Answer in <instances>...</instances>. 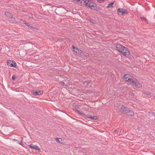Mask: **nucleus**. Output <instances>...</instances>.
I'll return each mask as SVG.
<instances>
[{
  "label": "nucleus",
  "instance_id": "obj_1",
  "mask_svg": "<svg viewBox=\"0 0 155 155\" xmlns=\"http://www.w3.org/2000/svg\"><path fill=\"white\" fill-rule=\"evenodd\" d=\"M116 50L119 53H121L124 56L128 57L130 55L129 49L120 44H117L115 45Z\"/></svg>",
  "mask_w": 155,
  "mask_h": 155
},
{
  "label": "nucleus",
  "instance_id": "obj_2",
  "mask_svg": "<svg viewBox=\"0 0 155 155\" xmlns=\"http://www.w3.org/2000/svg\"><path fill=\"white\" fill-rule=\"evenodd\" d=\"M116 110L121 113H125L127 110V108L124 106L120 104H117L115 106Z\"/></svg>",
  "mask_w": 155,
  "mask_h": 155
},
{
  "label": "nucleus",
  "instance_id": "obj_3",
  "mask_svg": "<svg viewBox=\"0 0 155 155\" xmlns=\"http://www.w3.org/2000/svg\"><path fill=\"white\" fill-rule=\"evenodd\" d=\"M130 84L137 88H140L142 87L141 84L135 78L133 79Z\"/></svg>",
  "mask_w": 155,
  "mask_h": 155
},
{
  "label": "nucleus",
  "instance_id": "obj_4",
  "mask_svg": "<svg viewBox=\"0 0 155 155\" xmlns=\"http://www.w3.org/2000/svg\"><path fill=\"white\" fill-rule=\"evenodd\" d=\"M134 78L129 74H125L124 76L123 79L126 81L130 83H131Z\"/></svg>",
  "mask_w": 155,
  "mask_h": 155
},
{
  "label": "nucleus",
  "instance_id": "obj_5",
  "mask_svg": "<svg viewBox=\"0 0 155 155\" xmlns=\"http://www.w3.org/2000/svg\"><path fill=\"white\" fill-rule=\"evenodd\" d=\"M88 3V5L89 7L92 10H98L100 9L99 7L95 3L91 2L89 3L88 2H87Z\"/></svg>",
  "mask_w": 155,
  "mask_h": 155
},
{
  "label": "nucleus",
  "instance_id": "obj_6",
  "mask_svg": "<svg viewBox=\"0 0 155 155\" xmlns=\"http://www.w3.org/2000/svg\"><path fill=\"white\" fill-rule=\"evenodd\" d=\"M117 12L118 14L123 15H126L128 13L127 11L123 8H119Z\"/></svg>",
  "mask_w": 155,
  "mask_h": 155
},
{
  "label": "nucleus",
  "instance_id": "obj_7",
  "mask_svg": "<svg viewBox=\"0 0 155 155\" xmlns=\"http://www.w3.org/2000/svg\"><path fill=\"white\" fill-rule=\"evenodd\" d=\"M7 64L8 66L10 67H13L16 68L17 64L15 61L11 60H9L7 62Z\"/></svg>",
  "mask_w": 155,
  "mask_h": 155
},
{
  "label": "nucleus",
  "instance_id": "obj_8",
  "mask_svg": "<svg viewBox=\"0 0 155 155\" xmlns=\"http://www.w3.org/2000/svg\"><path fill=\"white\" fill-rule=\"evenodd\" d=\"M77 2V3L81 5H84L87 6L88 5V3H87L85 1L83 0H74Z\"/></svg>",
  "mask_w": 155,
  "mask_h": 155
},
{
  "label": "nucleus",
  "instance_id": "obj_9",
  "mask_svg": "<svg viewBox=\"0 0 155 155\" xmlns=\"http://www.w3.org/2000/svg\"><path fill=\"white\" fill-rule=\"evenodd\" d=\"M28 146L31 148L32 149H34L37 150L39 151H41V149L40 147L37 146L36 145L31 144L28 145Z\"/></svg>",
  "mask_w": 155,
  "mask_h": 155
},
{
  "label": "nucleus",
  "instance_id": "obj_10",
  "mask_svg": "<svg viewBox=\"0 0 155 155\" xmlns=\"http://www.w3.org/2000/svg\"><path fill=\"white\" fill-rule=\"evenodd\" d=\"M85 118L87 119H92L94 120H96L98 118V117L97 116H92L89 115H87L85 116Z\"/></svg>",
  "mask_w": 155,
  "mask_h": 155
},
{
  "label": "nucleus",
  "instance_id": "obj_11",
  "mask_svg": "<svg viewBox=\"0 0 155 155\" xmlns=\"http://www.w3.org/2000/svg\"><path fill=\"white\" fill-rule=\"evenodd\" d=\"M73 49L74 52L79 54H81L83 53L81 50H79L78 48H76L74 47H73Z\"/></svg>",
  "mask_w": 155,
  "mask_h": 155
},
{
  "label": "nucleus",
  "instance_id": "obj_12",
  "mask_svg": "<svg viewBox=\"0 0 155 155\" xmlns=\"http://www.w3.org/2000/svg\"><path fill=\"white\" fill-rule=\"evenodd\" d=\"M126 113L128 115L133 116L134 115V112L133 111L127 109V110L126 111Z\"/></svg>",
  "mask_w": 155,
  "mask_h": 155
},
{
  "label": "nucleus",
  "instance_id": "obj_13",
  "mask_svg": "<svg viewBox=\"0 0 155 155\" xmlns=\"http://www.w3.org/2000/svg\"><path fill=\"white\" fill-rule=\"evenodd\" d=\"M5 15L8 17L11 18H13V15L8 12H5Z\"/></svg>",
  "mask_w": 155,
  "mask_h": 155
},
{
  "label": "nucleus",
  "instance_id": "obj_14",
  "mask_svg": "<svg viewBox=\"0 0 155 155\" xmlns=\"http://www.w3.org/2000/svg\"><path fill=\"white\" fill-rule=\"evenodd\" d=\"M42 93V92L41 91H34L33 93V94H34L35 95H39L41 94Z\"/></svg>",
  "mask_w": 155,
  "mask_h": 155
},
{
  "label": "nucleus",
  "instance_id": "obj_15",
  "mask_svg": "<svg viewBox=\"0 0 155 155\" xmlns=\"http://www.w3.org/2000/svg\"><path fill=\"white\" fill-rule=\"evenodd\" d=\"M114 2H112L110 3L107 6V7L108 8H112L113 7V5H114Z\"/></svg>",
  "mask_w": 155,
  "mask_h": 155
},
{
  "label": "nucleus",
  "instance_id": "obj_16",
  "mask_svg": "<svg viewBox=\"0 0 155 155\" xmlns=\"http://www.w3.org/2000/svg\"><path fill=\"white\" fill-rule=\"evenodd\" d=\"M56 141L57 142H58V143H62V139L61 138H56Z\"/></svg>",
  "mask_w": 155,
  "mask_h": 155
},
{
  "label": "nucleus",
  "instance_id": "obj_17",
  "mask_svg": "<svg viewBox=\"0 0 155 155\" xmlns=\"http://www.w3.org/2000/svg\"><path fill=\"white\" fill-rule=\"evenodd\" d=\"M76 112L78 114H80L81 115H85V114H84L83 113V112H81L78 110H77L76 111Z\"/></svg>",
  "mask_w": 155,
  "mask_h": 155
},
{
  "label": "nucleus",
  "instance_id": "obj_18",
  "mask_svg": "<svg viewBox=\"0 0 155 155\" xmlns=\"http://www.w3.org/2000/svg\"><path fill=\"white\" fill-rule=\"evenodd\" d=\"M140 19L142 21H144L146 22H147V20L144 17H141L140 18Z\"/></svg>",
  "mask_w": 155,
  "mask_h": 155
},
{
  "label": "nucleus",
  "instance_id": "obj_19",
  "mask_svg": "<svg viewBox=\"0 0 155 155\" xmlns=\"http://www.w3.org/2000/svg\"><path fill=\"white\" fill-rule=\"evenodd\" d=\"M60 84L62 86H64V82H61L60 83Z\"/></svg>",
  "mask_w": 155,
  "mask_h": 155
},
{
  "label": "nucleus",
  "instance_id": "obj_20",
  "mask_svg": "<svg viewBox=\"0 0 155 155\" xmlns=\"http://www.w3.org/2000/svg\"><path fill=\"white\" fill-rule=\"evenodd\" d=\"M145 94L148 97L150 96V93L149 92H146Z\"/></svg>",
  "mask_w": 155,
  "mask_h": 155
},
{
  "label": "nucleus",
  "instance_id": "obj_21",
  "mask_svg": "<svg viewBox=\"0 0 155 155\" xmlns=\"http://www.w3.org/2000/svg\"><path fill=\"white\" fill-rule=\"evenodd\" d=\"M83 54L85 56H88L89 55V54L88 53H83Z\"/></svg>",
  "mask_w": 155,
  "mask_h": 155
},
{
  "label": "nucleus",
  "instance_id": "obj_22",
  "mask_svg": "<svg viewBox=\"0 0 155 155\" xmlns=\"http://www.w3.org/2000/svg\"><path fill=\"white\" fill-rule=\"evenodd\" d=\"M98 2H103L104 0H97Z\"/></svg>",
  "mask_w": 155,
  "mask_h": 155
},
{
  "label": "nucleus",
  "instance_id": "obj_23",
  "mask_svg": "<svg viewBox=\"0 0 155 155\" xmlns=\"http://www.w3.org/2000/svg\"><path fill=\"white\" fill-rule=\"evenodd\" d=\"M12 79L14 81L15 80V77L14 76H12Z\"/></svg>",
  "mask_w": 155,
  "mask_h": 155
},
{
  "label": "nucleus",
  "instance_id": "obj_24",
  "mask_svg": "<svg viewBox=\"0 0 155 155\" xmlns=\"http://www.w3.org/2000/svg\"><path fill=\"white\" fill-rule=\"evenodd\" d=\"M26 24V25L27 26H30V25H29V23H27Z\"/></svg>",
  "mask_w": 155,
  "mask_h": 155
},
{
  "label": "nucleus",
  "instance_id": "obj_25",
  "mask_svg": "<svg viewBox=\"0 0 155 155\" xmlns=\"http://www.w3.org/2000/svg\"><path fill=\"white\" fill-rule=\"evenodd\" d=\"M21 23H24V21H23V20H21Z\"/></svg>",
  "mask_w": 155,
  "mask_h": 155
}]
</instances>
